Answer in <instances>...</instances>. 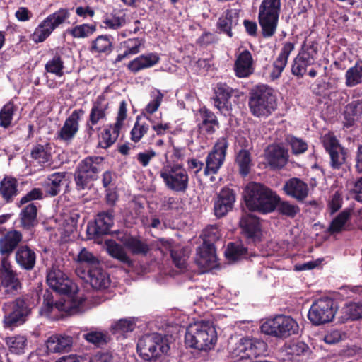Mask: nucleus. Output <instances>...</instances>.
I'll use <instances>...</instances> for the list:
<instances>
[{"label": "nucleus", "instance_id": "nucleus-12", "mask_svg": "<svg viewBox=\"0 0 362 362\" xmlns=\"http://www.w3.org/2000/svg\"><path fill=\"white\" fill-rule=\"evenodd\" d=\"M337 310L335 302L332 298H320L313 303L308 317L314 325H323L332 321Z\"/></svg>", "mask_w": 362, "mask_h": 362}, {"label": "nucleus", "instance_id": "nucleus-48", "mask_svg": "<svg viewBox=\"0 0 362 362\" xmlns=\"http://www.w3.org/2000/svg\"><path fill=\"white\" fill-rule=\"evenodd\" d=\"M225 160L226 158L224 157L216 155V153L211 150L206 158V167L204 170V175L217 174Z\"/></svg>", "mask_w": 362, "mask_h": 362}, {"label": "nucleus", "instance_id": "nucleus-29", "mask_svg": "<svg viewBox=\"0 0 362 362\" xmlns=\"http://www.w3.org/2000/svg\"><path fill=\"white\" fill-rule=\"evenodd\" d=\"M15 259L21 269L30 272L35 267L37 255L28 245H22L16 251Z\"/></svg>", "mask_w": 362, "mask_h": 362}, {"label": "nucleus", "instance_id": "nucleus-39", "mask_svg": "<svg viewBox=\"0 0 362 362\" xmlns=\"http://www.w3.org/2000/svg\"><path fill=\"white\" fill-rule=\"evenodd\" d=\"M66 175V172H57L49 175L43 185L46 195L55 197L59 194Z\"/></svg>", "mask_w": 362, "mask_h": 362}, {"label": "nucleus", "instance_id": "nucleus-49", "mask_svg": "<svg viewBox=\"0 0 362 362\" xmlns=\"http://www.w3.org/2000/svg\"><path fill=\"white\" fill-rule=\"evenodd\" d=\"M0 284L1 286L5 288V292L8 293H14L21 287L14 271L0 274Z\"/></svg>", "mask_w": 362, "mask_h": 362}, {"label": "nucleus", "instance_id": "nucleus-17", "mask_svg": "<svg viewBox=\"0 0 362 362\" xmlns=\"http://www.w3.org/2000/svg\"><path fill=\"white\" fill-rule=\"evenodd\" d=\"M322 145L330 157V166L334 170H339L346 161L347 151L341 146L337 137L331 133L322 137Z\"/></svg>", "mask_w": 362, "mask_h": 362}, {"label": "nucleus", "instance_id": "nucleus-42", "mask_svg": "<svg viewBox=\"0 0 362 362\" xmlns=\"http://www.w3.org/2000/svg\"><path fill=\"white\" fill-rule=\"evenodd\" d=\"M107 253L114 259L127 266L132 265V261L124 250V247L117 243L115 240L105 241Z\"/></svg>", "mask_w": 362, "mask_h": 362}, {"label": "nucleus", "instance_id": "nucleus-60", "mask_svg": "<svg viewBox=\"0 0 362 362\" xmlns=\"http://www.w3.org/2000/svg\"><path fill=\"white\" fill-rule=\"evenodd\" d=\"M26 342V339L23 336H16L6 339V344L9 347L10 351L16 354L23 352Z\"/></svg>", "mask_w": 362, "mask_h": 362}, {"label": "nucleus", "instance_id": "nucleus-8", "mask_svg": "<svg viewBox=\"0 0 362 362\" xmlns=\"http://www.w3.org/2000/svg\"><path fill=\"white\" fill-rule=\"evenodd\" d=\"M31 303L28 297H18L4 305V327L13 328L24 323L31 313Z\"/></svg>", "mask_w": 362, "mask_h": 362}, {"label": "nucleus", "instance_id": "nucleus-16", "mask_svg": "<svg viewBox=\"0 0 362 362\" xmlns=\"http://www.w3.org/2000/svg\"><path fill=\"white\" fill-rule=\"evenodd\" d=\"M267 348V343L262 339L243 337L236 344L233 354L241 359L257 358L264 355Z\"/></svg>", "mask_w": 362, "mask_h": 362}, {"label": "nucleus", "instance_id": "nucleus-27", "mask_svg": "<svg viewBox=\"0 0 362 362\" xmlns=\"http://www.w3.org/2000/svg\"><path fill=\"white\" fill-rule=\"evenodd\" d=\"M82 300H74L70 302L69 300H64V301H57L55 303L53 302V296L52 293L47 291L43 296V305L42 310L47 314L50 313L54 306L59 310L64 311L66 313H71L72 310H77L81 305Z\"/></svg>", "mask_w": 362, "mask_h": 362}, {"label": "nucleus", "instance_id": "nucleus-56", "mask_svg": "<svg viewBox=\"0 0 362 362\" xmlns=\"http://www.w3.org/2000/svg\"><path fill=\"white\" fill-rule=\"evenodd\" d=\"M127 44V49L122 54H119L113 62L114 64H117L123 59L129 57V55L136 54L140 51L141 45V40L139 38L128 39L125 42Z\"/></svg>", "mask_w": 362, "mask_h": 362}, {"label": "nucleus", "instance_id": "nucleus-33", "mask_svg": "<svg viewBox=\"0 0 362 362\" xmlns=\"http://www.w3.org/2000/svg\"><path fill=\"white\" fill-rule=\"evenodd\" d=\"M239 14L232 10H226L218 18L216 23V28L219 33L226 35L229 37H233L232 28L238 24Z\"/></svg>", "mask_w": 362, "mask_h": 362}, {"label": "nucleus", "instance_id": "nucleus-63", "mask_svg": "<svg viewBox=\"0 0 362 362\" xmlns=\"http://www.w3.org/2000/svg\"><path fill=\"white\" fill-rule=\"evenodd\" d=\"M229 137L230 135L226 133L222 136L218 138L214 143L211 151L216 153V155L221 156L226 158L227 154V150L229 147Z\"/></svg>", "mask_w": 362, "mask_h": 362}, {"label": "nucleus", "instance_id": "nucleus-46", "mask_svg": "<svg viewBox=\"0 0 362 362\" xmlns=\"http://www.w3.org/2000/svg\"><path fill=\"white\" fill-rule=\"evenodd\" d=\"M345 79L347 87H354L362 83V60H357L355 64L346 71Z\"/></svg>", "mask_w": 362, "mask_h": 362}, {"label": "nucleus", "instance_id": "nucleus-41", "mask_svg": "<svg viewBox=\"0 0 362 362\" xmlns=\"http://www.w3.org/2000/svg\"><path fill=\"white\" fill-rule=\"evenodd\" d=\"M37 208L35 203H30L20 213V221L24 229L30 230L37 224Z\"/></svg>", "mask_w": 362, "mask_h": 362}, {"label": "nucleus", "instance_id": "nucleus-52", "mask_svg": "<svg viewBox=\"0 0 362 362\" xmlns=\"http://www.w3.org/2000/svg\"><path fill=\"white\" fill-rule=\"evenodd\" d=\"M171 150H168L165 154L166 164L176 165L179 161H182L185 156L186 147L175 145L173 140H170Z\"/></svg>", "mask_w": 362, "mask_h": 362}, {"label": "nucleus", "instance_id": "nucleus-57", "mask_svg": "<svg viewBox=\"0 0 362 362\" xmlns=\"http://www.w3.org/2000/svg\"><path fill=\"white\" fill-rule=\"evenodd\" d=\"M346 320H356L362 318V302H350L343 308Z\"/></svg>", "mask_w": 362, "mask_h": 362}, {"label": "nucleus", "instance_id": "nucleus-61", "mask_svg": "<svg viewBox=\"0 0 362 362\" xmlns=\"http://www.w3.org/2000/svg\"><path fill=\"white\" fill-rule=\"evenodd\" d=\"M139 120L140 116H137L134 125L130 132L131 140L134 143L139 142L149 129L148 124L145 122L141 123Z\"/></svg>", "mask_w": 362, "mask_h": 362}, {"label": "nucleus", "instance_id": "nucleus-11", "mask_svg": "<svg viewBox=\"0 0 362 362\" xmlns=\"http://www.w3.org/2000/svg\"><path fill=\"white\" fill-rule=\"evenodd\" d=\"M136 349L142 359L151 361L158 358L161 354L167 353L169 346L164 341L161 334L153 333L141 337L138 341Z\"/></svg>", "mask_w": 362, "mask_h": 362}, {"label": "nucleus", "instance_id": "nucleus-25", "mask_svg": "<svg viewBox=\"0 0 362 362\" xmlns=\"http://www.w3.org/2000/svg\"><path fill=\"white\" fill-rule=\"evenodd\" d=\"M284 194L289 197L303 203L309 194L308 184L298 177H292L287 180L282 187Z\"/></svg>", "mask_w": 362, "mask_h": 362}, {"label": "nucleus", "instance_id": "nucleus-18", "mask_svg": "<svg viewBox=\"0 0 362 362\" xmlns=\"http://www.w3.org/2000/svg\"><path fill=\"white\" fill-rule=\"evenodd\" d=\"M84 113L85 111L82 108L74 110L57 132L55 140L67 145L71 144L79 130V122Z\"/></svg>", "mask_w": 362, "mask_h": 362}, {"label": "nucleus", "instance_id": "nucleus-21", "mask_svg": "<svg viewBox=\"0 0 362 362\" xmlns=\"http://www.w3.org/2000/svg\"><path fill=\"white\" fill-rule=\"evenodd\" d=\"M233 93V89L225 83H217L214 88V105L224 115H228L232 110L230 99Z\"/></svg>", "mask_w": 362, "mask_h": 362}, {"label": "nucleus", "instance_id": "nucleus-5", "mask_svg": "<svg viewBox=\"0 0 362 362\" xmlns=\"http://www.w3.org/2000/svg\"><path fill=\"white\" fill-rule=\"evenodd\" d=\"M281 11V0H262L258 11V23L262 35L269 38L276 32Z\"/></svg>", "mask_w": 362, "mask_h": 362}, {"label": "nucleus", "instance_id": "nucleus-32", "mask_svg": "<svg viewBox=\"0 0 362 362\" xmlns=\"http://www.w3.org/2000/svg\"><path fill=\"white\" fill-rule=\"evenodd\" d=\"M73 337L67 334H55L46 341L47 351L50 353H64L71 350Z\"/></svg>", "mask_w": 362, "mask_h": 362}, {"label": "nucleus", "instance_id": "nucleus-6", "mask_svg": "<svg viewBox=\"0 0 362 362\" xmlns=\"http://www.w3.org/2000/svg\"><path fill=\"white\" fill-rule=\"evenodd\" d=\"M261 332L276 339H285L297 334L299 331L298 322L291 316L277 315L267 319L260 327Z\"/></svg>", "mask_w": 362, "mask_h": 362}, {"label": "nucleus", "instance_id": "nucleus-59", "mask_svg": "<svg viewBox=\"0 0 362 362\" xmlns=\"http://www.w3.org/2000/svg\"><path fill=\"white\" fill-rule=\"evenodd\" d=\"M164 95L158 89H154L151 93V100L147 104L144 109L143 115L147 116L146 113L151 115L156 112L160 107Z\"/></svg>", "mask_w": 362, "mask_h": 362}, {"label": "nucleus", "instance_id": "nucleus-40", "mask_svg": "<svg viewBox=\"0 0 362 362\" xmlns=\"http://www.w3.org/2000/svg\"><path fill=\"white\" fill-rule=\"evenodd\" d=\"M121 129L114 124L107 125L98 134V147L107 149L117 140Z\"/></svg>", "mask_w": 362, "mask_h": 362}, {"label": "nucleus", "instance_id": "nucleus-43", "mask_svg": "<svg viewBox=\"0 0 362 362\" xmlns=\"http://www.w3.org/2000/svg\"><path fill=\"white\" fill-rule=\"evenodd\" d=\"M235 163L238 166L239 174L243 177L247 176L252 165L250 152L245 148L238 151L235 155Z\"/></svg>", "mask_w": 362, "mask_h": 362}, {"label": "nucleus", "instance_id": "nucleus-38", "mask_svg": "<svg viewBox=\"0 0 362 362\" xmlns=\"http://www.w3.org/2000/svg\"><path fill=\"white\" fill-rule=\"evenodd\" d=\"M362 115V99L353 100L344 107L343 112L344 127L349 128L355 124V122Z\"/></svg>", "mask_w": 362, "mask_h": 362}, {"label": "nucleus", "instance_id": "nucleus-19", "mask_svg": "<svg viewBox=\"0 0 362 362\" xmlns=\"http://www.w3.org/2000/svg\"><path fill=\"white\" fill-rule=\"evenodd\" d=\"M239 224L241 233L248 243L255 245L261 242L263 234L259 218L251 214L244 215Z\"/></svg>", "mask_w": 362, "mask_h": 362}, {"label": "nucleus", "instance_id": "nucleus-28", "mask_svg": "<svg viewBox=\"0 0 362 362\" xmlns=\"http://www.w3.org/2000/svg\"><path fill=\"white\" fill-rule=\"evenodd\" d=\"M199 114L201 121L197 124V127L200 132L212 135L220 128L216 115L206 106L199 108Z\"/></svg>", "mask_w": 362, "mask_h": 362}, {"label": "nucleus", "instance_id": "nucleus-64", "mask_svg": "<svg viewBox=\"0 0 362 362\" xmlns=\"http://www.w3.org/2000/svg\"><path fill=\"white\" fill-rule=\"evenodd\" d=\"M84 339L95 346H100L107 343V336L105 333L98 331H90L83 334Z\"/></svg>", "mask_w": 362, "mask_h": 362}, {"label": "nucleus", "instance_id": "nucleus-55", "mask_svg": "<svg viewBox=\"0 0 362 362\" xmlns=\"http://www.w3.org/2000/svg\"><path fill=\"white\" fill-rule=\"evenodd\" d=\"M97 30L95 24L83 23L67 30L74 38H86L92 35Z\"/></svg>", "mask_w": 362, "mask_h": 362}, {"label": "nucleus", "instance_id": "nucleus-7", "mask_svg": "<svg viewBox=\"0 0 362 362\" xmlns=\"http://www.w3.org/2000/svg\"><path fill=\"white\" fill-rule=\"evenodd\" d=\"M319 43L312 39L305 38L303 42L298 54L293 60L291 73L298 78H303L307 73V69L314 65L318 58Z\"/></svg>", "mask_w": 362, "mask_h": 362}, {"label": "nucleus", "instance_id": "nucleus-35", "mask_svg": "<svg viewBox=\"0 0 362 362\" xmlns=\"http://www.w3.org/2000/svg\"><path fill=\"white\" fill-rule=\"evenodd\" d=\"M160 62V57L157 53L151 52L147 54H141L130 61L127 67L133 74L151 68Z\"/></svg>", "mask_w": 362, "mask_h": 362}, {"label": "nucleus", "instance_id": "nucleus-45", "mask_svg": "<svg viewBox=\"0 0 362 362\" xmlns=\"http://www.w3.org/2000/svg\"><path fill=\"white\" fill-rule=\"evenodd\" d=\"M50 150V144L48 143L45 144H37L33 146L31 150L30 157L33 160H37L41 166H44L45 163H47L52 159Z\"/></svg>", "mask_w": 362, "mask_h": 362}, {"label": "nucleus", "instance_id": "nucleus-26", "mask_svg": "<svg viewBox=\"0 0 362 362\" xmlns=\"http://www.w3.org/2000/svg\"><path fill=\"white\" fill-rule=\"evenodd\" d=\"M217 257L215 245L202 243L197 249L195 262L202 272L214 268L216 265Z\"/></svg>", "mask_w": 362, "mask_h": 362}, {"label": "nucleus", "instance_id": "nucleus-13", "mask_svg": "<svg viewBox=\"0 0 362 362\" xmlns=\"http://www.w3.org/2000/svg\"><path fill=\"white\" fill-rule=\"evenodd\" d=\"M115 213L113 209L102 211L97 214L94 221L88 222L86 228L87 238L101 243L103 237L110 234L114 225Z\"/></svg>", "mask_w": 362, "mask_h": 362}, {"label": "nucleus", "instance_id": "nucleus-14", "mask_svg": "<svg viewBox=\"0 0 362 362\" xmlns=\"http://www.w3.org/2000/svg\"><path fill=\"white\" fill-rule=\"evenodd\" d=\"M77 276L90 284L95 290H104L107 288L111 283L109 274L100 266V264L90 268H84L83 266L76 269Z\"/></svg>", "mask_w": 362, "mask_h": 362}, {"label": "nucleus", "instance_id": "nucleus-30", "mask_svg": "<svg viewBox=\"0 0 362 362\" xmlns=\"http://www.w3.org/2000/svg\"><path fill=\"white\" fill-rule=\"evenodd\" d=\"M23 240L21 232L12 229L0 237V254L9 257L20 246Z\"/></svg>", "mask_w": 362, "mask_h": 362}, {"label": "nucleus", "instance_id": "nucleus-23", "mask_svg": "<svg viewBox=\"0 0 362 362\" xmlns=\"http://www.w3.org/2000/svg\"><path fill=\"white\" fill-rule=\"evenodd\" d=\"M235 202V193L229 187L222 188L214 202V211L215 216L220 218L231 211Z\"/></svg>", "mask_w": 362, "mask_h": 362}, {"label": "nucleus", "instance_id": "nucleus-53", "mask_svg": "<svg viewBox=\"0 0 362 362\" xmlns=\"http://www.w3.org/2000/svg\"><path fill=\"white\" fill-rule=\"evenodd\" d=\"M105 28L112 30H118L126 25V14L122 11L117 12L114 10L109 15L107 14L103 21Z\"/></svg>", "mask_w": 362, "mask_h": 362}, {"label": "nucleus", "instance_id": "nucleus-1", "mask_svg": "<svg viewBox=\"0 0 362 362\" xmlns=\"http://www.w3.org/2000/svg\"><path fill=\"white\" fill-rule=\"evenodd\" d=\"M244 200L250 211L266 214L274 211L275 204L279 200L277 193L263 184L251 182L244 189Z\"/></svg>", "mask_w": 362, "mask_h": 362}, {"label": "nucleus", "instance_id": "nucleus-22", "mask_svg": "<svg viewBox=\"0 0 362 362\" xmlns=\"http://www.w3.org/2000/svg\"><path fill=\"white\" fill-rule=\"evenodd\" d=\"M265 158L272 169H281L288 163L289 154L288 150L280 144H270L265 150Z\"/></svg>", "mask_w": 362, "mask_h": 362}, {"label": "nucleus", "instance_id": "nucleus-4", "mask_svg": "<svg viewBox=\"0 0 362 362\" xmlns=\"http://www.w3.org/2000/svg\"><path fill=\"white\" fill-rule=\"evenodd\" d=\"M104 158L91 156L83 159L76 166L74 178L76 189L84 190L92 185V182L99 178V174L103 169Z\"/></svg>", "mask_w": 362, "mask_h": 362}, {"label": "nucleus", "instance_id": "nucleus-50", "mask_svg": "<svg viewBox=\"0 0 362 362\" xmlns=\"http://www.w3.org/2000/svg\"><path fill=\"white\" fill-rule=\"evenodd\" d=\"M247 255V248L244 247L241 242L229 243L225 251L226 258L233 261L246 258Z\"/></svg>", "mask_w": 362, "mask_h": 362}, {"label": "nucleus", "instance_id": "nucleus-31", "mask_svg": "<svg viewBox=\"0 0 362 362\" xmlns=\"http://www.w3.org/2000/svg\"><path fill=\"white\" fill-rule=\"evenodd\" d=\"M234 71L238 78H247L253 74L254 60L249 50L245 49L238 54L234 63Z\"/></svg>", "mask_w": 362, "mask_h": 362}, {"label": "nucleus", "instance_id": "nucleus-9", "mask_svg": "<svg viewBox=\"0 0 362 362\" xmlns=\"http://www.w3.org/2000/svg\"><path fill=\"white\" fill-rule=\"evenodd\" d=\"M168 189L176 192H185L189 187V175L182 164H165L160 172Z\"/></svg>", "mask_w": 362, "mask_h": 362}, {"label": "nucleus", "instance_id": "nucleus-15", "mask_svg": "<svg viewBox=\"0 0 362 362\" xmlns=\"http://www.w3.org/2000/svg\"><path fill=\"white\" fill-rule=\"evenodd\" d=\"M47 282L49 286L59 293L66 296L70 302L78 300L76 299L77 286L61 270L54 269L50 271L47 276Z\"/></svg>", "mask_w": 362, "mask_h": 362}, {"label": "nucleus", "instance_id": "nucleus-58", "mask_svg": "<svg viewBox=\"0 0 362 362\" xmlns=\"http://www.w3.org/2000/svg\"><path fill=\"white\" fill-rule=\"evenodd\" d=\"M64 64L62 57L59 54H56L47 61L45 64V69L48 73L54 74L57 76L61 77L64 75Z\"/></svg>", "mask_w": 362, "mask_h": 362}, {"label": "nucleus", "instance_id": "nucleus-54", "mask_svg": "<svg viewBox=\"0 0 362 362\" xmlns=\"http://www.w3.org/2000/svg\"><path fill=\"white\" fill-rule=\"evenodd\" d=\"M18 110V106L13 101L5 104L0 110V127L8 128L13 120L14 113Z\"/></svg>", "mask_w": 362, "mask_h": 362}, {"label": "nucleus", "instance_id": "nucleus-10", "mask_svg": "<svg viewBox=\"0 0 362 362\" xmlns=\"http://www.w3.org/2000/svg\"><path fill=\"white\" fill-rule=\"evenodd\" d=\"M70 17L68 8H61L45 18L35 28L31 40L35 43L45 41L52 33L66 23Z\"/></svg>", "mask_w": 362, "mask_h": 362}, {"label": "nucleus", "instance_id": "nucleus-36", "mask_svg": "<svg viewBox=\"0 0 362 362\" xmlns=\"http://www.w3.org/2000/svg\"><path fill=\"white\" fill-rule=\"evenodd\" d=\"M18 180L11 175H5L0 181V196L6 203H11L18 194Z\"/></svg>", "mask_w": 362, "mask_h": 362}, {"label": "nucleus", "instance_id": "nucleus-47", "mask_svg": "<svg viewBox=\"0 0 362 362\" xmlns=\"http://www.w3.org/2000/svg\"><path fill=\"white\" fill-rule=\"evenodd\" d=\"M136 327L134 321L132 319L123 318L114 322L110 327L112 334L117 336V338L120 337H126L125 334L132 332Z\"/></svg>", "mask_w": 362, "mask_h": 362}, {"label": "nucleus", "instance_id": "nucleus-37", "mask_svg": "<svg viewBox=\"0 0 362 362\" xmlns=\"http://www.w3.org/2000/svg\"><path fill=\"white\" fill-rule=\"evenodd\" d=\"M108 108L109 104L105 102V97L103 95H98L93 102L87 120L91 124L93 122L97 124L100 121L106 120Z\"/></svg>", "mask_w": 362, "mask_h": 362}, {"label": "nucleus", "instance_id": "nucleus-3", "mask_svg": "<svg viewBox=\"0 0 362 362\" xmlns=\"http://www.w3.org/2000/svg\"><path fill=\"white\" fill-rule=\"evenodd\" d=\"M216 341L215 328L209 321L201 320L187 328L185 343L187 346L199 351L211 349Z\"/></svg>", "mask_w": 362, "mask_h": 362}, {"label": "nucleus", "instance_id": "nucleus-2", "mask_svg": "<svg viewBox=\"0 0 362 362\" xmlns=\"http://www.w3.org/2000/svg\"><path fill=\"white\" fill-rule=\"evenodd\" d=\"M248 107L255 117L267 118L277 108V98L274 90L267 85L252 88L248 95Z\"/></svg>", "mask_w": 362, "mask_h": 362}, {"label": "nucleus", "instance_id": "nucleus-20", "mask_svg": "<svg viewBox=\"0 0 362 362\" xmlns=\"http://www.w3.org/2000/svg\"><path fill=\"white\" fill-rule=\"evenodd\" d=\"M116 238L133 255L145 257L151 250L146 240L139 235L134 236L128 233L118 231Z\"/></svg>", "mask_w": 362, "mask_h": 362}, {"label": "nucleus", "instance_id": "nucleus-51", "mask_svg": "<svg viewBox=\"0 0 362 362\" xmlns=\"http://www.w3.org/2000/svg\"><path fill=\"white\" fill-rule=\"evenodd\" d=\"M275 210L278 211L279 214L290 218H295L300 211V209L297 204L287 200H282L280 197L279 200L275 204Z\"/></svg>", "mask_w": 362, "mask_h": 362}, {"label": "nucleus", "instance_id": "nucleus-24", "mask_svg": "<svg viewBox=\"0 0 362 362\" xmlns=\"http://www.w3.org/2000/svg\"><path fill=\"white\" fill-rule=\"evenodd\" d=\"M296 43L293 42H284L282 43L281 51L273 62L269 77L272 81L279 78L288 64V57L291 53L295 49Z\"/></svg>", "mask_w": 362, "mask_h": 362}, {"label": "nucleus", "instance_id": "nucleus-44", "mask_svg": "<svg viewBox=\"0 0 362 362\" xmlns=\"http://www.w3.org/2000/svg\"><path fill=\"white\" fill-rule=\"evenodd\" d=\"M351 218L349 209H344L334 217L329 223L327 232L330 235H336L345 230V226Z\"/></svg>", "mask_w": 362, "mask_h": 362}, {"label": "nucleus", "instance_id": "nucleus-62", "mask_svg": "<svg viewBox=\"0 0 362 362\" xmlns=\"http://www.w3.org/2000/svg\"><path fill=\"white\" fill-rule=\"evenodd\" d=\"M78 266H83L84 268H90L99 264L98 259L91 252L83 248L78 255Z\"/></svg>", "mask_w": 362, "mask_h": 362}, {"label": "nucleus", "instance_id": "nucleus-34", "mask_svg": "<svg viewBox=\"0 0 362 362\" xmlns=\"http://www.w3.org/2000/svg\"><path fill=\"white\" fill-rule=\"evenodd\" d=\"M114 47V37L111 35H100L90 42L89 51L92 54L108 56Z\"/></svg>", "mask_w": 362, "mask_h": 362}]
</instances>
